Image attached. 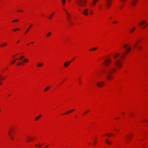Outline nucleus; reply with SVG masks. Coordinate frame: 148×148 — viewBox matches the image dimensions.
Listing matches in <instances>:
<instances>
[{"mask_svg":"<svg viewBox=\"0 0 148 148\" xmlns=\"http://www.w3.org/2000/svg\"><path fill=\"white\" fill-rule=\"evenodd\" d=\"M41 145L40 144H39V145H36V144L35 145V146L37 147H40L41 146Z\"/></svg>","mask_w":148,"mask_h":148,"instance_id":"obj_25","label":"nucleus"},{"mask_svg":"<svg viewBox=\"0 0 148 148\" xmlns=\"http://www.w3.org/2000/svg\"><path fill=\"white\" fill-rule=\"evenodd\" d=\"M112 1V0H106V7L107 8H109L111 6Z\"/></svg>","mask_w":148,"mask_h":148,"instance_id":"obj_5","label":"nucleus"},{"mask_svg":"<svg viewBox=\"0 0 148 148\" xmlns=\"http://www.w3.org/2000/svg\"><path fill=\"white\" fill-rule=\"evenodd\" d=\"M138 49H139L140 50H141V47H138Z\"/></svg>","mask_w":148,"mask_h":148,"instance_id":"obj_33","label":"nucleus"},{"mask_svg":"<svg viewBox=\"0 0 148 148\" xmlns=\"http://www.w3.org/2000/svg\"><path fill=\"white\" fill-rule=\"evenodd\" d=\"M71 61L67 62H65L64 64V65L65 67L68 66L71 63Z\"/></svg>","mask_w":148,"mask_h":148,"instance_id":"obj_9","label":"nucleus"},{"mask_svg":"<svg viewBox=\"0 0 148 148\" xmlns=\"http://www.w3.org/2000/svg\"><path fill=\"white\" fill-rule=\"evenodd\" d=\"M1 77H0V79H1Z\"/></svg>","mask_w":148,"mask_h":148,"instance_id":"obj_60","label":"nucleus"},{"mask_svg":"<svg viewBox=\"0 0 148 148\" xmlns=\"http://www.w3.org/2000/svg\"><path fill=\"white\" fill-rule=\"evenodd\" d=\"M136 45H137L136 44H135L134 45V49L135 48V47L136 46Z\"/></svg>","mask_w":148,"mask_h":148,"instance_id":"obj_35","label":"nucleus"},{"mask_svg":"<svg viewBox=\"0 0 148 148\" xmlns=\"http://www.w3.org/2000/svg\"><path fill=\"white\" fill-rule=\"evenodd\" d=\"M10 95H8V96H9Z\"/></svg>","mask_w":148,"mask_h":148,"instance_id":"obj_62","label":"nucleus"},{"mask_svg":"<svg viewBox=\"0 0 148 148\" xmlns=\"http://www.w3.org/2000/svg\"><path fill=\"white\" fill-rule=\"evenodd\" d=\"M79 11H80V9H79Z\"/></svg>","mask_w":148,"mask_h":148,"instance_id":"obj_57","label":"nucleus"},{"mask_svg":"<svg viewBox=\"0 0 148 148\" xmlns=\"http://www.w3.org/2000/svg\"><path fill=\"white\" fill-rule=\"evenodd\" d=\"M89 112V111L88 110H87V111L86 112H85L84 113V114H86L88 112Z\"/></svg>","mask_w":148,"mask_h":148,"instance_id":"obj_39","label":"nucleus"},{"mask_svg":"<svg viewBox=\"0 0 148 148\" xmlns=\"http://www.w3.org/2000/svg\"><path fill=\"white\" fill-rule=\"evenodd\" d=\"M27 138L28 139V141H31L33 139L32 138H29V137H27Z\"/></svg>","mask_w":148,"mask_h":148,"instance_id":"obj_20","label":"nucleus"},{"mask_svg":"<svg viewBox=\"0 0 148 148\" xmlns=\"http://www.w3.org/2000/svg\"><path fill=\"white\" fill-rule=\"evenodd\" d=\"M54 14V13H52L50 16H49V18L50 19H51Z\"/></svg>","mask_w":148,"mask_h":148,"instance_id":"obj_16","label":"nucleus"},{"mask_svg":"<svg viewBox=\"0 0 148 148\" xmlns=\"http://www.w3.org/2000/svg\"><path fill=\"white\" fill-rule=\"evenodd\" d=\"M49 145H48L47 147H46L45 148H47L48 147Z\"/></svg>","mask_w":148,"mask_h":148,"instance_id":"obj_46","label":"nucleus"},{"mask_svg":"<svg viewBox=\"0 0 148 148\" xmlns=\"http://www.w3.org/2000/svg\"><path fill=\"white\" fill-rule=\"evenodd\" d=\"M66 0H61L62 5H64L65 3Z\"/></svg>","mask_w":148,"mask_h":148,"instance_id":"obj_15","label":"nucleus"},{"mask_svg":"<svg viewBox=\"0 0 148 148\" xmlns=\"http://www.w3.org/2000/svg\"><path fill=\"white\" fill-rule=\"evenodd\" d=\"M119 119V117H117L116 118V119Z\"/></svg>","mask_w":148,"mask_h":148,"instance_id":"obj_44","label":"nucleus"},{"mask_svg":"<svg viewBox=\"0 0 148 148\" xmlns=\"http://www.w3.org/2000/svg\"><path fill=\"white\" fill-rule=\"evenodd\" d=\"M97 86L100 87H102L104 85V82H98L96 83Z\"/></svg>","mask_w":148,"mask_h":148,"instance_id":"obj_6","label":"nucleus"},{"mask_svg":"<svg viewBox=\"0 0 148 148\" xmlns=\"http://www.w3.org/2000/svg\"><path fill=\"white\" fill-rule=\"evenodd\" d=\"M2 75H0V77H1L2 76Z\"/></svg>","mask_w":148,"mask_h":148,"instance_id":"obj_50","label":"nucleus"},{"mask_svg":"<svg viewBox=\"0 0 148 148\" xmlns=\"http://www.w3.org/2000/svg\"><path fill=\"white\" fill-rule=\"evenodd\" d=\"M22 64V63L21 62H20L18 64V65H20V64Z\"/></svg>","mask_w":148,"mask_h":148,"instance_id":"obj_41","label":"nucleus"},{"mask_svg":"<svg viewBox=\"0 0 148 148\" xmlns=\"http://www.w3.org/2000/svg\"><path fill=\"white\" fill-rule=\"evenodd\" d=\"M95 143H96L95 142H94L93 143V144L95 145Z\"/></svg>","mask_w":148,"mask_h":148,"instance_id":"obj_47","label":"nucleus"},{"mask_svg":"<svg viewBox=\"0 0 148 148\" xmlns=\"http://www.w3.org/2000/svg\"><path fill=\"white\" fill-rule=\"evenodd\" d=\"M138 0H133L131 2V4L132 6H134L135 5L137 2L138 1Z\"/></svg>","mask_w":148,"mask_h":148,"instance_id":"obj_7","label":"nucleus"},{"mask_svg":"<svg viewBox=\"0 0 148 148\" xmlns=\"http://www.w3.org/2000/svg\"><path fill=\"white\" fill-rule=\"evenodd\" d=\"M42 116L41 115H40L38 116H37L36 117L35 119V121H37L38 120L40 117H41Z\"/></svg>","mask_w":148,"mask_h":148,"instance_id":"obj_14","label":"nucleus"},{"mask_svg":"<svg viewBox=\"0 0 148 148\" xmlns=\"http://www.w3.org/2000/svg\"><path fill=\"white\" fill-rule=\"evenodd\" d=\"M106 142L109 145H111L112 143V142L111 141H109V140L108 139H106Z\"/></svg>","mask_w":148,"mask_h":148,"instance_id":"obj_10","label":"nucleus"},{"mask_svg":"<svg viewBox=\"0 0 148 148\" xmlns=\"http://www.w3.org/2000/svg\"><path fill=\"white\" fill-rule=\"evenodd\" d=\"M1 112V110H0V112Z\"/></svg>","mask_w":148,"mask_h":148,"instance_id":"obj_63","label":"nucleus"},{"mask_svg":"<svg viewBox=\"0 0 148 148\" xmlns=\"http://www.w3.org/2000/svg\"><path fill=\"white\" fill-rule=\"evenodd\" d=\"M90 143H89V145H90Z\"/></svg>","mask_w":148,"mask_h":148,"instance_id":"obj_56","label":"nucleus"},{"mask_svg":"<svg viewBox=\"0 0 148 148\" xmlns=\"http://www.w3.org/2000/svg\"><path fill=\"white\" fill-rule=\"evenodd\" d=\"M74 110V109H73L70 111V113L71 112H72Z\"/></svg>","mask_w":148,"mask_h":148,"instance_id":"obj_37","label":"nucleus"},{"mask_svg":"<svg viewBox=\"0 0 148 148\" xmlns=\"http://www.w3.org/2000/svg\"><path fill=\"white\" fill-rule=\"evenodd\" d=\"M127 0H124V1L125 2Z\"/></svg>","mask_w":148,"mask_h":148,"instance_id":"obj_49","label":"nucleus"},{"mask_svg":"<svg viewBox=\"0 0 148 148\" xmlns=\"http://www.w3.org/2000/svg\"><path fill=\"white\" fill-rule=\"evenodd\" d=\"M118 23V22L117 21H115L114 22V24H116V23Z\"/></svg>","mask_w":148,"mask_h":148,"instance_id":"obj_34","label":"nucleus"},{"mask_svg":"<svg viewBox=\"0 0 148 148\" xmlns=\"http://www.w3.org/2000/svg\"><path fill=\"white\" fill-rule=\"evenodd\" d=\"M98 0H93L92 1V5H95Z\"/></svg>","mask_w":148,"mask_h":148,"instance_id":"obj_12","label":"nucleus"},{"mask_svg":"<svg viewBox=\"0 0 148 148\" xmlns=\"http://www.w3.org/2000/svg\"><path fill=\"white\" fill-rule=\"evenodd\" d=\"M131 136H126V139L127 140L129 138H130Z\"/></svg>","mask_w":148,"mask_h":148,"instance_id":"obj_29","label":"nucleus"},{"mask_svg":"<svg viewBox=\"0 0 148 148\" xmlns=\"http://www.w3.org/2000/svg\"><path fill=\"white\" fill-rule=\"evenodd\" d=\"M74 58H73V60H74Z\"/></svg>","mask_w":148,"mask_h":148,"instance_id":"obj_59","label":"nucleus"},{"mask_svg":"<svg viewBox=\"0 0 148 148\" xmlns=\"http://www.w3.org/2000/svg\"><path fill=\"white\" fill-rule=\"evenodd\" d=\"M122 113V114H124V112H123V113Z\"/></svg>","mask_w":148,"mask_h":148,"instance_id":"obj_52","label":"nucleus"},{"mask_svg":"<svg viewBox=\"0 0 148 148\" xmlns=\"http://www.w3.org/2000/svg\"><path fill=\"white\" fill-rule=\"evenodd\" d=\"M88 9H86L83 12V14L85 15H88Z\"/></svg>","mask_w":148,"mask_h":148,"instance_id":"obj_8","label":"nucleus"},{"mask_svg":"<svg viewBox=\"0 0 148 148\" xmlns=\"http://www.w3.org/2000/svg\"><path fill=\"white\" fill-rule=\"evenodd\" d=\"M64 10L66 12V18L67 19V20L69 23L71 24H72V23L71 21V14L67 12V10H66L64 8H63Z\"/></svg>","mask_w":148,"mask_h":148,"instance_id":"obj_4","label":"nucleus"},{"mask_svg":"<svg viewBox=\"0 0 148 148\" xmlns=\"http://www.w3.org/2000/svg\"><path fill=\"white\" fill-rule=\"evenodd\" d=\"M2 84L1 82H0V84Z\"/></svg>","mask_w":148,"mask_h":148,"instance_id":"obj_54","label":"nucleus"},{"mask_svg":"<svg viewBox=\"0 0 148 148\" xmlns=\"http://www.w3.org/2000/svg\"><path fill=\"white\" fill-rule=\"evenodd\" d=\"M4 79V78H1V80H3V79Z\"/></svg>","mask_w":148,"mask_h":148,"instance_id":"obj_43","label":"nucleus"},{"mask_svg":"<svg viewBox=\"0 0 148 148\" xmlns=\"http://www.w3.org/2000/svg\"><path fill=\"white\" fill-rule=\"evenodd\" d=\"M20 30V29L17 28L16 29H13V30L14 31H15L16 30Z\"/></svg>","mask_w":148,"mask_h":148,"instance_id":"obj_30","label":"nucleus"},{"mask_svg":"<svg viewBox=\"0 0 148 148\" xmlns=\"http://www.w3.org/2000/svg\"><path fill=\"white\" fill-rule=\"evenodd\" d=\"M128 45H125L123 46L124 48L126 49V51L122 53V56L120 57V58L117 59V58L120 56V54L118 53H116L114 55V63L116 67L119 69L122 66V63L121 60V59L126 54L127 52H129L130 51L131 48L130 47H128Z\"/></svg>","mask_w":148,"mask_h":148,"instance_id":"obj_2","label":"nucleus"},{"mask_svg":"<svg viewBox=\"0 0 148 148\" xmlns=\"http://www.w3.org/2000/svg\"><path fill=\"white\" fill-rule=\"evenodd\" d=\"M97 48L96 47H95L94 48H92L90 50V51H95L96 49H97Z\"/></svg>","mask_w":148,"mask_h":148,"instance_id":"obj_17","label":"nucleus"},{"mask_svg":"<svg viewBox=\"0 0 148 148\" xmlns=\"http://www.w3.org/2000/svg\"><path fill=\"white\" fill-rule=\"evenodd\" d=\"M7 45V44L6 42H5L3 44H1L0 45V46L1 47H2L4 46H6Z\"/></svg>","mask_w":148,"mask_h":148,"instance_id":"obj_18","label":"nucleus"},{"mask_svg":"<svg viewBox=\"0 0 148 148\" xmlns=\"http://www.w3.org/2000/svg\"><path fill=\"white\" fill-rule=\"evenodd\" d=\"M24 56H23L21 57L19 59V60H22L23 58H24Z\"/></svg>","mask_w":148,"mask_h":148,"instance_id":"obj_31","label":"nucleus"},{"mask_svg":"<svg viewBox=\"0 0 148 148\" xmlns=\"http://www.w3.org/2000/svg\"><path fill=\"white\" fill-rule=\"evenodd\" d=\"M34 43V42H31V43H32V44H33Z\"/></svg>","mask_w":148,"mask_h":148,"instance_id":"obj_48","label":"nucleus"},{"mask_svg":"<svg viewBox=\"0 0 148 148\" xmlns=\"http://www.w3.org/2000/svg\"><path fill=\"white\" fill-rule=\"evenodd\" d=\"M135 29V27H134L130 31V33H132V32L134 31V30Z\"/></svg>","mask_w":148,"mask_h":148,"instance_id":"obj_19","label":"nucleus"},{"mask_svg":"<svg viewBox=\"0 0 148 148\" xmlns=\"http://www.w3.org/2000/svg\"><path fill=\"white\" fill-rule=\"evenodd\" d=\"M19 42V41H17V43H18V42Z\"/></svg>","mask_w":148,"mask_h":148,"instance_id":"obj_51","label":"nucleus"},{"mask_svg":"<svg viewBox=\"0 0 148 148\" xmlns=\"http://www.w3.org/2000/svg\"><path fill=\"white\" fill-rule=\"evenodd\" d=\"M29 45V44H27V45Z\"/></svg>","mask_w":148,"mask_h":148,"instance_id":"obj_58","label":"nucleus"},{"mask_svg":"<svg viewBox=\"0 0 148 148\" xmlns=\"http://www.w3.org/2000/svg\"><path fill=\"white\" fill-rule=\"evenodd\" d=\"M8 134L10 136V137L11 138V139H12V140H13V138L12 137V136H11V135L10 134V132L8 133Z\"/></svg>","mask_w":148,"mask_h":148,"instance_id":"obj_28","label":"nucleus"},{"mask_svg":"<svg viewBox=\"0 0 148 148\" xmlns=\"http://www.w3.org/2000/svg\"><path fill=\"white\" fill-rule=\"evenodd\" d=\"M49 89V87H47L45 88V89L44 90V91H47V90H48Z\"/></svg>","mask_w":148,"mask_h":148,"instance_id":"obj_24","label":"nucleus"},{"mask_svg":"<svg viewBox=\"0 0 148 148\" xmlns=\"http://www.w3.org/2000/svg\"><path fill=\"white\" fill-rule=\"evenodd\" d=\"M32 24H31L29 26V28L26 30L25 32V34H26L27 33V32H28L29 31L30 28L32 27Z\"/></svg>","mask_w":148,"mask_h":148,"instance_id":"obj_11","label":"nucleus"},{"mask_svg":"<svg viewBox=\"0 0 148 148\" xmlns=\"http://www.w3.org/2000/svg\"><path fill=\"white\" fill-rule=\"evenodd\" d=\"M43 64L42 63H40L38 65V67H40Z\"/></svg>","mask_w":148,"mask_h":148,"instance_id":"obj_21","label":"nucleus"},{"mask_svg":"<svg viewBox=\"0 0 148 148\" xmlns=\"http://www.w3.org/2000/svg\"><path fill=\"white\" fill-rule=\"evenodd\" d=\"M70 113V112L69 111H68V112H67L66 113V114H68V113Z\"/></svg>","mask_w":148,"mask_h":148,"instance_id":"obj_32","label":"nucleus"},{"mask_svg":"<svg viewBox=\"0 0 148 148\" xmlns=\"http://www.w3.org/2000/svg\"><path fill=\"white\" fill-rule=\"evenodd\" d=\"M87 2V0H77L76 2L81 7H84L85 6Z\"/></svg>","mask_w":148,"mask_h":148,"instance_id":"obj_3","label":"nucleus"},{"mask_svg":"<svg viewBox=\"0 0 148 148\" xmlns=\"http://www.w3.org/2000/svg\"><path fill=\"white\" fill-rule=\"evenodd\" d=\"M106 135H107L108 137H110V135H113V134H110L108 133L106 134Z\"/></svg>","mask_w":148,"mask_h":148,"instance_id":"obj_26","label":"nucleus"},{"mask_svg":"<svg viewBox=\"0 0 148 148\" xmlns=\"http://www.w3.org/2000/svg\"><path fill=\"white\" fill-rule=\"evenodd\" d=\"M90 14H92V11H91V12H90Z\"/></svg>","mask_w":148,"mask_h":148,"instance_id":"obj_45","label":"nucleus"},{"mask_svg":"<svg viewBox=\"0 0 148 148\" xmlns=\"http://www.w3.org/2000/svg\"><path fill=\"white\" fill-rule=\"evenodd\" d=\"M17 12H23V11L22 10H18Z\"/></svg>","mask_w":148,"mask_h":148,"instance_id":"obj_40","label":"nucleus"},{"mask_svg":"<svg viewBox=\"0 0 148 148\" xmlns=\"http://www.w3.org/2000/svg\"><path fill=\"white\" fill-rule=\"evenodd\" d=\"M123 0H121V2H122V1Z\"/></svg>","mask_w":148,"mask_h":148,"instance_id":"obj_53","label":"nucleus"},{"mask_svg":"<svg viewBox=\"0 0 148 148\" xmlns=\"http://www.w3.org/2000/svg\"><path fill=\"white\" fill-rule=\"evenodd\" d=\"M51 32H49V33H48L46 35V36L47 37H49V36L50 35H51Z\"/></svg>","mask_w":148,"mask_h":148,"instance_id":"obj_22","label":"nucleus"},{"mask_svg":"<svg viewBox=\"0 0 148 148\" xmlns=\"http://www.w3.org/2000/svg\"><path fill=\"white\" fill-rule=\"evenodd\" d=\"M110 18L111 19V17H110Z\"/></svg>","mask_w":148,"mask_h":148,"instance_id":"obj_61","label":"nucleus"},{"mask_svg":"<svg viewBox=\"0 0 148 148\" xmlns=\"http://www.w3.org/2000/svg\"><path fill=\"white\" fill-rule=\"evenodd\" d=\"M148 25V23H147L146 24V25L145 26H144L143 27V28H145L146 26H147Z\"/></svg>","mask_w":148,"mask_h":148,"instance_id":"obj_36","label":"nucleus"},{"mask_svg":"<svg viewBox=\"0 0 148 148\" xmlns=\"http://www.w3.org/2000/svg\"><path fill=\"white\" fill-rule=\"evenodd\" d=\"M131 138H130V139L129 140H131Z\"/></svg>","mask_w":148,"mask_h":148,"instance_id":"obj_55","label":"nucleus"},{"mask_svg":"<svg viewBox=\"0 0 148 148\" xmlns=\"http://www.w3.org/2000/svg\"><path fill=\"white\" fill-rule=\"evenodd\" d=\"M145 23V21H142L139 24V25L140 26H142Z\"/></svg>","mask_w":148,"mask_h":148,"instance_id":"obj_13","label":"nucleus"},{"mask_svg":"<svg viewBox=\"0 0 148 148\" xmlns=\"http://www.w3.org/2000/svg\"><path fill=\"white\" fill-rule=\"evenodd\" d=\"M23 61L25 62H28V60L27 59H25L23 60Z\"/></svg>","mask_w":148,"mask_h":148,"instance_id":"obj_23","label":"nucleus"},{"mask_svg":"<svg viewBox=\"0 0 148 148\" xmlns=\"http://www.w3.org/2000/svg\"><path fill=\"white\" fill-rule=\"evenodd\" d=\"M111 61V60L109 59H106L103 62L106 66V68L101 71L102 73L106 75L107 78L108 80H110L112 78V73L116 71V69L113 66H109Z\"/></svg>","mask_w":148,"mask_h":148,"instance_id":"obj_1","label":"nucleus"},{"mask_svg":"<svg viewBox=\"0 0 148 148\" xmlns=\"http://www.w3.org/2000/svg\"><path fill=\"white\" fill-rule=\"evenodd\" d=\"M17 55H14L13 56V58H14L15 56H16Z\"/></svg>","mask_w":148,"mask_h":148,"instance_id":"obj_42","label":"nucleus"},{"mask_svg":"<svg viewBox=\"0 0 148 148\" xmlns=\"http://www.w3.org/2000/svg\"><path fill=\"white\" fill-rule=\"evenodd\" d=\"M16 60H14V61H12V63L13 64H14V63H15V62H16Z\"/></svg>","mask_w":148,"mask_h":148,"instance_id":"obj_38","label":"nucleus"},{"mask_svg":"<svg viewBox=\"0 0 148 148\" xmlns=\"http://www.w3.org/2000/svg\"><path fill=\"white\" fill-rule=\"evenodd\" d=\"M18 21V19L14 20L12 21V23H14L15 22H17V21Z\"/></svg>","mask_w":148,"mask_h":148,"instance_id":"obj_27","label":"nucleus"}]
</instances>
